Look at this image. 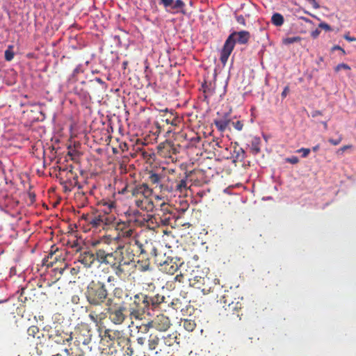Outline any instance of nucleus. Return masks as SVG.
Wrapping results in <instances>:
<instances>
[{
  "mask_svg": "<svg viewBox=\"0 0 356 356\" xmlns=\"http://www.w3.org/2000/svg\"><path fill=\"white\" fill-rule=\"evenodd\" d=\"M165 298L159 293L152 294L146 291L139 292L134 296L125 294L121 301L109 298L106 304L108 318L115 325H121L128 316L131 319L141 320L144 314L151 308H159Z\"/></svg>",
  "mask_w": 356,
  "mask_h": 356,
  "instance_id": "obj_1",
  "label": "nucleus"
},
{
  "mask_svg": "<svg viewBox=\"0 0 356 356\" xmlns=\"http://www.w3.org/2000/svg\"><path fill=\"white\" fill-rule=\"evenodd\" d=\"M250 39V33L247 31H234L232 33L222 47L220 51V60L223 65H225L232 54L235 44H246Z\"/></svg>",
  "mask_w": 356,
  "mask_h": 356,
  "instance_id": "obj_2",
  "label": "nucleus"
},
{
  "mask_svg": "<svg viewBox=\"0 0 356 356\" xmlns=\"http://www.w3.org/2000/svg\"><path fill=\"white\" fill-rule=\"evenodd\" d=\"M85 294L87 301L93 306H100L109 298L105 284L100 281H92L88 285Z\"/></svg>",
  "mask_w": 356,
  "mask_h": 356,
  "instance_id": "obj_3",
  "label": "nucleus"
},
{
  "mask_svg": "<svg viewBox=\"0 0 356 356\" xmlns=\"http://www.w3.org/2000/svg\"><path fill=\"white\" fill-rule=\"evenodd\" d=\"M220 304L222 305V309L220 313L221 316L232 321L241 320L242 303L238 300H232L231 293L227 292L222 296Z\"/></svg>",
  "mask_w": 356,
  "mask_h": 356,
  "instance_id": "obj_4",
  "label": "nucleus"
},
{
  "mask_svg": "<svg viewBox=\"0 0 356 356\" xmlns=\"http://www.w3.org/2000/svg\"><path fill=\"white\" fill-rule=\"evenodd\" d=\"M122 247L118 244L114 250H108V246L102 247L96 250L97 260L101 264L110 265L111 267L123 261Z\"/></svg>",
  "mask_w": 356,
  "mask_h": 356,
  "instance_id": "obj_5",
  "label": "nucleus"
},
{
  "mask_svg": "<svg viewBox=\"0 0 356 356\" xmlns=\"http://www.w3.org/2000/svg\"><path fill=\"white\" fill-rule=\"evenodd\" d=\"M82 218L86 220V223L90 226V229H104L106 225H111L115 218L112 216H108L105 213H99L83 214Z\"/></svg>",
  "mask_w": 356,
  "mask_h": 356,
  "instance_id": "obj_6",
  "label": "nucleus"
},
{
  "mask_svg": "<svg viewBox=\"0 0 356 356\" xmlns=\"http://www.w3.org/2000/svg\"><path fill=\"white\" fill-rule=\"evenodd\" d=\"M156 263L160 266V270L165 273L174 275L179 269H181L184 262L179 257H156Z\"/></svg>",
  "mask_w": 356,
  "mask_h": 356,
  "instance_id": "obj_7",
  "label": "nucleus"
},
{
  "mask_svg": "<svg viewBox=\"0 0 356 356\" xmlns=\"http://www.w3.org/2000/svg\"><path fill=\"white\" fill-rule=\"evenodd\" d=\"M122 194L130 193L132 197L137 199L143 197H150L152 194L151 189L147 184H131L127 185L121 191Z\"/></svg>",
  "mask_w": 356,
  "mask_h": 356,
  "instance_id": "obj_8",
  "label": "nucleus"
},
{
  "mask_svg": "<svg viewBox=\"0 0 356 356\" xmlns=\"http://www.w3.org/2000/svg\"><path fill=\"white\" fill-rule=\"evenodd\" d=\"M147 342L149 350L154 351L156 356H168L170 353L163 343L161 335L151 334Z\"/></svg>",
  "mask_w": 356,
  "mask_h": 356,
  "instance_id": "obj_9",
  "label": "nucleus"
},
{
  "mask_svg": "<svg viewBox=\"0 0 356 356\" xmlns=\"http://www.w3.org/2000/svg\"><path fill=\"white\" fill-rule=\"evenodd\" d=\"M116 230L118 232L115 239L120 241V244H125L126 242H131L132 239L138 240L135 234L134 229L125 222H120L116 225Z\"/></svg>",
  "mask_w": 356,
  "mask_h": 356,
  "instance_id": "obj_10",
  "label": "nucleus"
},
{
  "mask_svg": "<svg viewBox=\"0 0 356 356\" xmlns=\"http://www.w3.org/2000/svg\"><path fill=\"white\" fill-rule=\"evenodd\" d=\"M138 240L132 239L131 242H126L125 244H120L122 247L123 261H126L131 266H137L135 261L136 253H139L137 249Z\"/></svg>",
  "mask_w": 356,
  "mask_h": 356,
  "instance_id": "obj_11",
  "label": "nucleus"
},
{
  "mask_svg": "<svg viewBox=\"0 0 356 356\" xmlns=\"http://www.w3.org/2000/svg\"><path fill=\"white\" fill-rule=\"evenodd\" d=\"M188 280L191 286L201 290L204 294H207L212 291L213 282L210 277L195 276Z\"/></svg>",
  "mask_w": 356,
  "mask_h": 356,
  "instance_id": "obj_12",
  "label": "nucleus"
},
{
  "mask_svg": "<svg viewBox=\"0 0 356 356\" xmlns=\"http://www.w3.org/2000/svg\"><path fill=\"white\" fill-rule=\"evenodd\" d=\"M137 249L139 251V254L141 255L143 258H149V256H152L156 261V257H162L161 254L158 253L157 248L152 241L146 240L145 243H142L138 240Z\"/></svg>",
  "mask_w": 356,
  "mask_h": 356,
  "instance_id": "obj_13",
  "label": "nucleus"
},
{
  "mask_svg": "<svg viewBox=\"0 0 356 356\" xmlns=\"http://www.w3.org/2000/svg\"><path fill=\"white\" fill-rule=\"evenodd\" d=\"M48 339L56 344H65L70 343L73 337L72 333L68 334L60 330L51 329L47 330Z\"/></svg>",
  "mask_w": 356,
  "mask_h": 356,
  "instance_id": "obj_14",
  "label": "nucleus"
},
{
  "mask_svg": "<svg viewBox=\"0 0 356 356\" xmlns=\"http://www.w3.org/2000/svg\"><path fill=\"white\" fill-rule=\"evenodd\" d=\"M137 266H131L130 264L126 261H122L111 267L115 275L122 280H124L129 276L131 275L133 270L136 268Z\"/></svg>",
  "mask_w": 356,
  "mask_h": 356,
  "instance_id": "obj_15",
  "label": "nucleus"
},
{
  "mask_svg": "<svg viewBox=\"0 0 356 356\" xmlns=\"http://www.w3.org/2000/svg\"><path fill=\"white\" fill-rule=\"evenodd\" d=\"M170 321L169 318L163 314L156 316L152 321H150L152 328L159 332L166 331L170 326Z\"/></svg>",
  "mask_w": 356,
  "mask_h": 356,
  "instance_id": "obj_16",
  "label": "nucleus"
},
{
  "mask_svg": "<svg viewBox=\"0 0 356 356\" xmlns=\"http://www.w3.org/2000/svg\"><path fill=\"white\" fill-rule=\"evenodd\" d=\"M159 153L163 156L168 157L173 160V155H176L179 153V147H176L172 143L161 144L159 146Z\"/></svg>",
  "mask_w": 356,
  "mask_h": 356,
  "instance_id": "obj_17",
  "label": "nucleus"
},
{
  "mask_svg": "<svg viewBox=\"0 0 356 356\" xmlns=\"http://www.w3.org/2000/svg\"><path fill=\"white\" fill-rule=\"evenodd\" d=\"M159 3L163 5L165 8H171L175 11L173 13H181L185 14V3L182 0H159Z\"/></svg>",
  "mask_w": 356,
  "mask_h": 356,
  "instance_id": "obj_18",
  "label": "nucleus"
},
{
  "mask_svg": "<svg viewBox=\"0 0 356 356\" xmlns=\"http://www.w3.org/2000/svg\"><path fill=\"white\" fill-rule=\"evenodd\" d=\"M163 342L165 344L167 350H170L172 347H179V336L177 332H173L167 334L161 335Z\"/></svg>",
  "mask_w": 356,
  "mask_h": 356,
  "instance_id": "obj_19",
  "label": "nucleus"
},
{
  "mask_svg": "<svg viewBox=\"0 0 356 356\" xmlns=\"http://www.w3.org/2000/svg\"><path fill=\"white\" fill-rule=\"evenodd\" d=\"M60 256H62V253L58 248L51 246L48 255L42 259V265L47 267L53 266L54 264H56V257Z\"/></svg>",
  "mask_w": 356,
  "mask_h": 356,
  "instance_id": "obj_20",
  "label": "nucleus"
},
{
  "mask_svg": "<svg viewBox=\"0 0 356 356\" xmlns=\"http://www.w3.org/2000/svg\"><path fill=\"white\" fill-rule=\"evenodd\" d=\"M159 186L161 190L167 191L170 193L177 192L182 193L186 191L175 179L171 178L168 179V184L165 186L160 184Z\"/></svg>",
  "mask_w": 356,
  "mask_h": 356,
  "instance_id": "obj_21",
  "label": "nucleus"
},
{
  "mask_svg": "<svg viewBox=\"0 0 356 356\" xmlns=\"http://www.w3.org/2000/svg\"><path fill=\"white\" fill-rule=\"evenodd\" d=\"M135 204L137 207L147 212L152 211L154 208V204L150 197L136 199Z\"/></svg>",
  "mask_w": 356,
  "mask_h": 356,
  "instance_id": "obj_22",
  "label": "nucleus"
},
{
  "mask_svg": "<svg viewBox=\"0 0 356 356\" xmlns=\"http://www.w3.org/2000/svg\"><path fill=\"white\" fill-rule=\"evenodd\" d=\"M97 260L96 252L93 253L90 251H85L79 256V261L86 266H91L95 261Z\"/></svg>",
  "mask_w": 356,
  "mask_h": 356,
  "instance_id": "obj_23",
  "label": "nucleus"
},
{
  "mask_svg": "<svg viewBox=\"0 0 356 356\" xmlns=\"http://www.w3.org/2000/svg\"><path fill=\"white\" fill-rule=\"evenodd\" d=\"M213 123L219 131L224 132L231 123V120L225 115L222 118L214 120Z\"/></svg>",
  "mask_w": 356,
  "mask_h": 356,
  "instance_id": "obj_24",
  "label": "nucleus"
},
{
  "mask_svg": "<svg viewBox=\"0 0 356 356\" xmlns=\"http://www.w3.org/2000/svg\"><path fill=\"white\" fill-rule=\"evenodd\" d=\"M77 331H79L82 336L85 337L83 340V343L84 345L88 344L91 341V334L90 333V330L88 328V326L87 325H82L77 327L76 332Z\"/></svg>",
  "mask_w": 356,
  "mask_h": 356,
  "instance_id": "obj_25",
  "label": "nucleus"
},
{
  "mask_svg": "<svg viewBox=\"0 0 356 356\" xmlns=\"http://www.w3.org/2000/svg\"><path fill=\"white\" fill-rule=\"evenodd\" d=\"M162 121L173 127H177L178 126L179 123H180L179 118L175 116L172 112H167V113L163 116Z\"/></svg>",
  "mask_w": 356,
  "mask_h": 356,
  "instance_id": "obj_26",
  "label": "nucleus"
},
{
  "mask_svg": "<svg viewBox=\"0 0 356 356\" xmlns=\"http://www.w3.org/2000/svg\"><path fill=\"white\" fill-rule=\"evenodd\" d=\"M120 341L119 343H122L124 346H127L126 353L128 356H133L134 354V350L133 348L131 347V341L128 337H121L119 338Z\"/></svg>",
  "mask_w": 356,
  "mask_h": 356,
  "instance_id": "obj_27",
  "label": "nucleus"
},
{
  "mask_svg": "<svg viewBox=\"0 0 356 356\" xmlns=\"http://www.w3.org/2000/svg\"><path fill=\"white\" fill-rule=\"evenodd\" d=\"M261 139L258 137L252 138L250 143V149L253 154L256 155L261 151L260 149Z\"/></svg>",
  "mask_w": 356,
  "mask_h": 356,
  "instance_id": "obj_28",
  "label": "nucleus"
},
{
  "mask_svg": "<svg viewBox=\"0 0 356 356\" xmlns=\"http://www.w3.org/2000/svg\"><path fill=\"white\" fill-rule=\"evenodd\" d=\"M40 332V330L38 326L35 325H31L30 326L27 330V335H28V339L30 338L35 339L37 337L38 339H40V336L38 335Z\"/></svg>",
  "mask_w": 356,
  "mask_h": 356,
  "instance_id": "obj_29",
  "label": "nucleus"
},
{
  "mask_svg": "<svg viewBox=\"0 0 356 356\" xmlns=\"http://www.w3.org/2000/svg\"><path fill=\"white\" fill-rule=\"evenodd\" d=\"M175 179L179 184L181 187H182L186 191H187L188 175H186V173H184L183 175L179 174V176H177Z\"/></svg>",
  "mask_w": 356,
  "mask_h": 356,
  "instance_id": "obj_30",
  "label": "nucleus"
},
{
  "mask_svg": "<svg viewBox=\"0 0 356 356\" xmlns=\"http://www.w3.org/2000/svg\"><path fill=\"white\" fill-rule=\"evenodd\" d=\"M284 17L280 13H275L271 17L272 23L277 26H280L284 24Z\"/></svg>",
  "mask_w": 356,
  "mask_h": 356,
  "instance_id": "obj_31",
  "label": "nucleus"
},
{
  "mask_svg": "<svg viewBox=\"0 0 356 356\" xmlns=\"http://www.w3.org/2000/svg\"><path fill=\"white\" fill-rule=\"evenodd\" d=\"M128 294L127 293H125L121 288L117 287L115 288L113 290V299H115V301H121L124 295Z\"/></svg>",
  "mask_w": 356,
  "mask_h": 356,
  "instance_id": "obj_32",
  "label": "nucleus"
},
{
  "mask_svg": "<svg viewBox=\"0 0 356 356\" xmlns=\"http://www.w3.org/2000/svg\"><path fill=\"white\" fill-rule=\"evenodd\" d=\"M234 153L236 154L234 156L235 159L234 160V161H235V162L236 161H243V159H245V152L243 148H241V147H239L238 149L235 148L234 150Z\"/></svg>",
  "mask_w": 356,
  "mask_h": 356,
  "instance_id": "obj_33",
  "label": "nucleus"
},
{
  "mask_svg": "<svg viewBox=\"0 0 356 356\" xmlns=\"http://www.w3.org/2000/svg\"><path fill=\"white\" fill-rule=\"evenodd\" d=\"M183 327L188 332H192L196 327V324L194 321L185 319L183 322Z\"/></svg>",
  "mask_w": 356,
  "mask_h": 356,
  "instance_id": "obj_34",
  "label": "nucleus"
},
{
  "mask_svg": "<svg viewBox=\"0 0 356 356\" xmlns=\"http://www.w3.org/2000/svg\"><path fill=\"white\" fill-rule=\"evenodd\" d=\"M4 56H5V59L7 61H10L13 59L15 53L13 51V45H9L8 47V48L5 51Z\"/></svg>",
  "mask_w": 356,
  "mask_h": 356,
  "instance_id": "obj_35",
  "label": "nucleus"
},
{
  "mask_svg": "<svg viewBox=\"0 0 356 356\" xmlns=\"http://www.w3.org/2000/svg\"><path fill=\"white\" fill-rule=\"evenodd\" d=\"M101 314H97L95 311L91 310L88 315L90 319L95 323H98L102 320Z\"/></svg>",
  "mask_w": 356,
  "mask_h": 356,
  "instance_id": "obj_36",
  "label": "nucleus"
},
{
  "mask_svg": "<svg viewBox=\"0 0 356 356\" xmlns=\"http://www.w3.org/2000/svg\"><path fill=\"white\" fill-rule=\"evenodd\" d=\"M145 260L144 262H142V264H140V261L139 260L137 261V263L139 265V269L143 272L147 271V270H149V268H150V264L149 261V258H147V257H145Z\"/></svg>",
  "mask_w": 356,
  "mask_h": 356,
  "instance_id": "obj_37",
  "label": "nucleus"
},
{
  "mask_svg": "<svg viewBox=\"0 0 356 356\" xmlns=\"http://www.w3.org/2000/svg\"><path fill=\"white\" fill-rule=\"evenodd\" d=\"M161 175L156 173H151L149 176V181L152 184L158 185L161 181Z\"/></svg>",
  "mask_w": 356,
  "mask_h": 356,
  "instance_id": "obj_38",
  "label": "nucleus"
},
{
  "mask_svg": "<svg viewBox=\"0 0 356 356\" xmlns=\"http://www.w3.org/2000/svg\"><path fill=\"white\" fill-rule=\"evenodd\" d=\"M137 328L138 329V332L143 334L147 333L149 329L152 328V325H150V321H149L147 323H143L140 326H137Z\"/></svg>",
  "mask_w": 356,
  "mask_h": 356,
  "instance_id": "obj_39",
  "label": "nucleus"
},
{
  "mask_svg": "<svg viewBox=\"0 0 356 356\" xmlns=\"http://www.w3.org/2000/svg\"><path fill=\"white\" fill-rule=\"evenodd\" d=\"M301 40V38L299 36L286 38L283 40V42L285 44H290L294 42H298Z\"/></svg>",
  "mask_w": 356,
  "mask_h": 356,
  "instance_id": "obj_40",
  "label": "nucleus"
},
{
  "mask_svg": "<svg viewBox=\"0 0 356 356\" xmlns=\"http://www.w3.org/2000/svg\"><path fill=\"white\" fill-rule=\"evenodd\" d=\"M61 259L64 260V259H63V258L61 257V256H60V257H56V264H57L58 262H59V263H60V264H61V265H63L64 266H63V267H62V266H60V267L56 266V267L54 268V270H58V271H59V273H60V274H62V273H63V271L65 270V268H66V264H65L63 261H61Z\"/></svg>",
  "mask_w": 356,
  "mask_h": 356,
  "instance_id": "obj_41",
  "label": "nucleus"
},
{
  "mask_svg": "<svg viewBox=\"0 0 356 356\" xmlns=\"http://www.w3.org/2000/svg\"><path fill=\"white\" fill-rule=\"evenodd\" d=\"M83 72V70L82 68V65H79L74 69L72 74V78H75V77H76V76L78 74H81Z\"/></svg>",
  "mask_w": 356,
  "mask_h": 356,
  "instance_id": "obj_42",
  "label": "nucleus"
},
{
  "mask_svg": "<svg viewBox=\"0 0 356 356\" xmlns=\"http://www.w3.org/2000/svg\"><path fill=\"white\" fill-rule=\"evenodd\" d=\"M232 124L234 129H236L238 131H241L243 128V123L240 120H238L236 122H232Z\"/></svg>",
  "mask_w": 356,
  "mask_h": 356,
  "instance_id": "obj_43",
  "label": "nucleus"
},
{
  "mask_svg": "<svg viewBox=\"0 0 356 356\" xmlns=\"http://www.w3.org/2000/svg\"><path fill=\"white\" fill-rule=\"evenodd\" d=\"M310 151H311V150H310V149H309V148H304V147H302V148H300V149H298V150H297V152H298V153L302 152V156L303 158H306V157L309 155V154L310 153Z\"/></svg>",
  "mask_w": 356,
  "mask_h": 356,
  "instance_id": "obj_44",
  "label": "nucleus"
},
{
  "mask_svg": "<svg viewBox=\"0 0 356 356\" xmlns=\"http://www.w3.org/2000/svg\"><path fill=\"white\" fill-rule=\"evenodd\" d=\"M318 28L322 29L326 31H332V29L331 28V26L325 22H321L318 24Z\"/></svg>",
  "mask_w": 356,
  "mask_h": 356,
  "instance_id": "obj_45",
  "label": "nucleus"
},
{
  "mask_svg": "<svg viewBox=\"0 0 356 356\" xmlns=\"http://www.w3.org/2000/svg\"><path fill=\"white\" fill-rule=\"evenodd\" d=\"M103 205L106 206L108 211H111L115 207V202L113 201H103Z\"/></svg>",
  "mask_w": 356,
  "mask_h": 356,
  "instance_id": "obj_46",
  "label": "nucleus"
},
{
  "mask_svg": "<svg viewBox=\"0 0 356 356\" xmlns=\"http://www.w3.org/2000/svg\"><path fill=\"white\" fill-rule=\"evenodd\" d=\"M184 276H185V274L184 273H182L181 271H180V273L177 275L174 279L175 281H177L179 282H184Z\"/></svg>",
  "mask_w": 356,
  "mask_h": 356,
  "instance_id": "obj_47",
  "label": "nucleus"
},
{
  "mask_svg": "<svg viewBox=\"0 0 356 356\" xmlns=\"http://www.w3.org/2000/svg\"><path fill=\"white\" fill-rule=\"evenodd\" d=\"M286 161L291 164H296L299 162V159L297 156H293L291 157L287 158Z\"/></svg>",
  "mask_w": 356,
  "mask_h": 356,
  "instance_id": "obj_48",
  "label": "nucleus"
},
{
  "mask_svg": "<svg viewBox=\"0 0 356 356\" xmlns=\"http://www.w3.org/2000/svg\"><path fill=\"white\" fill-rule=\"evenodd\" d=\"M342 140V137L340 136L338 139L334 140L332 138H330L328 140L329 143H331L333 145H338Z\"/></svg>",
  "mask_w": 356,
  "mask_h": 356,
  "instance_id": "obj_49",
  "label": "nucleus"
},
{
  "mask_svg": "<svg viewBox=\"0 0 356 356\" xmlns=\"http://www.w3.org/2000/svg\"><path fill=\"white\" fill-rule=\"evenodd\" d=\"M341 69L350 70V67L347 64L341 63L336 67L335 70L339 71Z\"/></svg>",
  "mask_w": 356,
  "mask_h": 356,
  "instance_id": "obj_50",
  "label": "nucleus"
},
{
  "mask_svg": "<svg viewBox=\"0 0 356 356\" xmlns=\"http://www.w3.org/2000/svg\"><path fill=\"white\" fill-rule=\"evenodd\" d=\"M236 21L238 24L245 26V19L243 15H238L236 17Z\"/></svg>",
  "mask_w": 356,
  "mask_h": 356,
  "instance_id": "obj_51",
  "label": "nucleus"
},
{
  "mask_svg": "<svg viewBox=\"0 0 356 356\" xmlns=\"http://www.w3.org/2000/svg\"><path fill=\"white\" fill-rule=\"evenodd\" d=\"M71 354L72 356H84V353L79 348H77L75 351H72Z\"/></svg>",
  "mask_w": 356,
  "mask_h": 356,
  "instance_id": "obj_52",
  "label": "nucleus"
},
{
  "mask_svg": "<svg viewBox=\"0 0 356 356\" xmlns=\"http://www.w3.org/2000/svg\"><path fill=\"white\" fill-rule=\"evenodd\" d=\"M289 87L288 86H285L282 94H281V96H282V99H284L286 98V97L287 96V95L289 94Z\"/></svg>",
  "mask_w": 356,
  "mask_h": 356,
  "instance_id": "obj_53",
  "label": "nucleus"
},
{
  "mask_svg": "<svg viewBox=\"0 0 356 356\" xmlns=\"http://www.w3.org/2000/svg\"><path fill=\"white\" fill-rule=\"evenodd\" d=\"M320 33H321V31L318 29H316V30L312 31L311 36L313 38H316L318 37Z\"/></svg>",
  "mask_w": 356,
  "mask_h": 356,
  "instance_id": "obj_54",
  "label": "nucleus"
},
{
  "mask_svg": "<svg viewBox=\"0 0 356 356\" xmlns=\"http://www.w3.org/2000/svg\"><path fill=\"white\" fill-rule=\"evenodd\" d=\"M137 341V343L140 345V346H143L145 343V341H146V339L145 337H138L136 339Z\"/></svg>",
  "mask_w": 356,
  "mask_h": 356,
  "instance_id": "obj_55",
  "label": "nucleus"
},
{
  "mask_svg": "<svg viewBox=\"0 0 356 356\" xmlns=\"http://www.w3.org/2000/svg\"><path fill=\"white\" fill-rule=\"evenodd\" d=\"M95 81L96 82H97L98 83L101 84L103 88H106V83L100 78H95L94 80H91L90 81Z\"/></svg>",
  "mask_w": 356,
  "mask_h": 356,
  "instance_id": "obj_56",
  "label": "nucleus"
},
{
  "mask_svg": "<svg viewBox=\"0 0 356 356\" xmlns=\"http://www.w3.org/2000/svg\"><path fill=\"white\" fill-rule=\"evenodd\" d=\"M322 115H323V113L321 111L316 110V111H314L313 112H312V116L313 118H316L317 116Z\"/></svg>",
  "mask_w": 356,
  "mask_h": 356,
  "instance_id": "obj_57",
  "label": "nucleus"
},
{
  "mask_svg": "<svg viewBox=\"0 0 356 356\" xmlns=\"http://www.w3.org/2000/svg\"><path fill=\"white\" fill-rule=\"evenodd\" d=\"M309 3H311L314 8H319V5L318 3L316 1V0H307Z\"/></svg>",
  "mask_w": 356,
  "mask_h": 356,
  "instance_id": "obj_58",
  "label": "nucleus"
},
{
  "mask_svg": "<svg viewBox=\"0 0 356 356\" xmlns=\"http://www.w3.org/2000/svg\"><path fill=\"white\" fill-rule=\"evenodd\" d=\"M352 147V145H344L343 147H341L339 149V152H343L344 151H346V149H350Z\"/></svg>",
  "mask_w": 356,
  "mask_h": 356,
  "instance_id": "obj_59",
  "label": "nucleus"
},
{
  "mask_svg": "<svg viewBox=\"0 0 356 356\" xmlns=\"http://www.w3.org/2000/svg\"><path fill=\"white\" fill-rule=\"evenodd\" d=\"M344 38H345L346 40L349 41V42H352V41H355V40H356V38H353V37H350V36H349V35H344Z\"/></svg>",
  "mask_w": 356,
  "mask_h": 356,
  "instance_id": "obj_60",
  "label": "nucleus"
},
{
  "mask_svg": "<svg viewBox=\"0 0 356 356\" xmlns=\"http://www.w3.org/2000/svg\"><path fill=\"white\" fill-rule=\"evenodd\" d=\"M332 50H341L343 54H345V51L343 49H342L340 46L339 45H335L332 47Z\"/></svg>",
  "mask_w": 356,
  "mask_h": 356,
  "instance_id": "obj_61",
  "label": "nucleus"
},
{
  "mask_svg": "<svg viewBox=\"0 0 356 356\" xmlns=\"http://www.w3.org/2000/svg\"><path fill=\"white\" fill-rule=\"evenodd\" d=\"M29 198H30L31 202H33L35 201V194L30 193L29 194Z\"/></svg>",
  "mask_w": 356,
  "mask_h": 356,
  "instance_id": "obj_62",
  "label": "nucleus"
},
{
  "mask_svg": "<svg viewBox=\"0 0 356 356\" xmlns=\"http://www.w3.org/2000/svg\"><path fill=\"white\" fill-rule=\"evenodd\" d=\"M320 148V145H316V146L313 147H312V150L314 152H317Z\"/></svg>",
  "mask_w": 356,
  "mask_h": 356,
  "instance_id": "obj_63",
  "label": "nucleus"
},
{
  "mask_svg": "<svg viewBox=\"0 0 356 356\" xmlns=\"http://www.w3.org/2000/svg\"><path fill=\"white\" fill-rule=\"evenodd\" d=\"M63 351H64L66 354H67V355H70V350H69L68 348H64V349H63Z\"/></svg>",
  "mask_w": 356,
  "mask_h": 356,
  "instance_id": "obj_64",
  "label": "nucleus"
}]
</instances>
